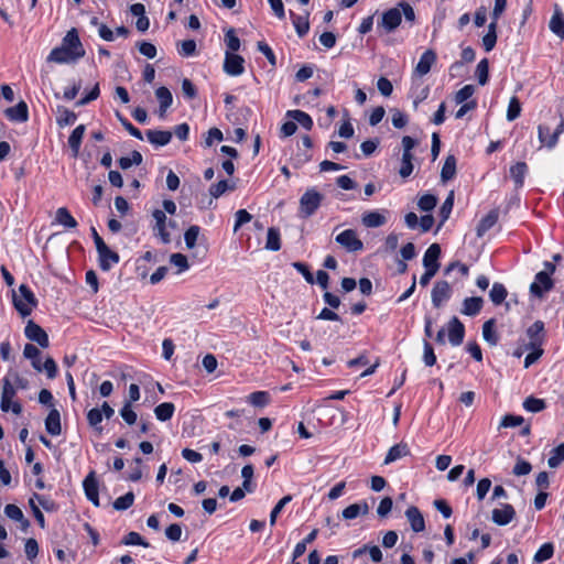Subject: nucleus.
Listing matches in <instances>:
<instances>
[{
	"label": "nucleus",
	"mask_w": 564,
	"mask_h": 564,
	"mask_svg": "<svg viewBox=\"0 0 564 564\" xmlns=\"http://www.w3.org/2000/svg\"><path fill=\"white\" fill-rule=\"evenodd\" d=\"M448 340L453 346H458L463 343L465 336V326L456 317H452L447 325Z\"/></svg>",
	"instance_id": "2eb2a0df"
},
{
	"label": "nucleus",
	"mask_w": 564,
	"mask_h": 564,
	"mask_svg": "<svg viewBox=\"0 0 564 564\" xmlns=\"http://www.w3.org/2000/svg\"><path fill=\"white\" fill-rule=\"evenodd\" d=\"M386 217L378 212H368L362 216V224L368 228H377L386 224Z\"/></svg>",
	"instance_id": "e433bc0d"
},
{
	"label": "nucleus",
	"mask_w": 564,
	"mask_h": 564,
	"mask_svg": "<svg viewBox=\"0 0 564 564\" xmlns=\"http://www.w3.org/2000/svg\"><path fill=\"white\" fill-rule=\"evenodd\" d=\"M170 262L178 268V272H183L188 269V261L186 256L183 253H173L170 257Z\"/></svg>",
	"instance_id": "69168bd1"
},
{
	"label": "nucleus",
	"mask_w": 564,
	"mask_h": 564,
	"mask_svg": "<svg viewBox=\"0 0 564 564\" xmlns=\"http://www.w3.org/2000/svg\"><path fill=\"white\" fill-rule=\"evenodd\" d=\"M291 17L293 19V25L297 35L300 37L305 36L310 30L308 12H306L305 15H295L293 12H291Z\"/></svg>",
	"instance_id": "f704fd0d"
},
{
	"label": "nucleus",
	"mask_w": 564,
	"mask_h": 564,
	"mask_svg": "<svg viewBox=\"0 0 564 564\" xmlns=\"http://www.w3.org/2000/svg\"><path fill=\"white\" fill-rule=\"evenodd\" d=\"M236 185L234 183L229 184L228 181L221 180L209 187V194L214 198H219L227 191H234Z\"/></svg>",
	"instance_id": "a18cd8bd"
},
{
	"label": "nucleus",
	"mask_w": 564,
	"mask_h": 564,
	"mask_svg": "<svg viewBox=\"0 0 564 564\" xmlns=\"http://www.w3.org/2000/svg\"><path fill=\"white\" fill-rule=\"evenodd\" d=\"M155 96L160 104L159 116L161 118H164L166 110L170 108V106L173 102L172 93L170 91L169 88L162 86L155 90Z\"/></svg>",
	"instance_id": "a878e982"
},
{
	"label": "nucleus",
	"mask_w": 564,
	"mask_h": 564,
	"mask_svg": "<svg viewBox=\"0 0 564 564\" xmlns=\"http://www.w3.org/2000/svg\"><path fill=\"white\" fill-rule=\"evenodd\" d=\"M482 337L490 345H497L498 336L495 332V319H488L482 325Z\"/></svg>",
	"instance_id": "de8ad7c7"
},
{
	"label": "nucleus",
	"mask_w": 564,
	"mask_h": 564,
	"mask_svg": "<svg viewBox=\"0 0 564 564\" xmlns=\"http://www.w3.org/2000/svg\"><path fill=\"white\" fill-rule=\"evenodd\" d=\"M499 219V209H491L485 217H482L476 228L477 237L481 238L489 229H491Z\"/></svg>",
	"instance_id": "5701e85b"
},
{
	"label": "nucleus",
	"mask_w": 564,
	"mask_h": 564,
	"mask_svg": "<svg viewBox=\"0 0 564 564\" xmlns=\"http://www.w3.org/2000/svg\"><path fill=\"white\" fill-rule=\"evenodd\" d=\"M336 242L349 252H356L364 249L362 241L357 237L352 229H346L336 236Z\"/></svg>",
	"instance_id": "423d86ee"
},
{
	"label": "nucleus",
	"mask_w": 564,
	"mask_h": 564,
	"mask_svg": "<svg viewBox=\"0 0 564 564\" xmlns=\"http://www.w3.org/2000/svg\"><path fill=\"white\" fill-rule=\"evenodd\" d=\"M474 91H475V88L473 85H465L455 95L456 104H463L466 100H468L473 96Z\"/></svg>",
	"instance_id": "338daca9"
},
{
	"label": "nucleus",
	"mask_w": 564,
	"mask_h": 564,
	"mask_svg": "<svg viewBox=\"0 0 564 564\" xmlns=\"http://www.w3.org/2000/svg\"><path fill=\"white\" fill-rule=\"evenodd\" d=\"M86 127L84 124L77 126L68 138V145L73 151V156H77L79 153L80 144L84 138Z\"/></svg>",
	"instance_id": "c756f323"
},
{
	"label": "nucleus",
	"mask_w": 564,
	"mask_h": 564,
	"mask_svg": "<svg viewBox=\"0 0 564 564\" xmlns=\"http://www.w3.org/2000/svg\"><path fill=\"white\" fill-rule=\"evenodd\" d=\"M482 304L484 300L479 296L466 297L460 312L467 316H475L481 311Z\"/></svg>",
	"instance_id": "cd10ccee"
},
{
	"label": "nucleus",
	"mask_w": 564,
	"mask_h": 564,
	"mask_svg": "<svg viewBox=\"0 0 564 564\" xmlns=\"http://www.w3.org/2000/svg\"><path fill=\"white\" fill-rule=\"evenodd\" d=\"M324 195L321 194L315 187H311L300 198L299 213L302 218H308L313 216L319 208Z\"/></svg>",
	"instance_id": "f03ea898"
},
{
	"label": "nucleus",
	"mask_w": 564,
	"mask_h": 564,
	"mask_svg": "<svg viewBox=\"0 0 564 564\" xmlns=\"http://www.w3.org/2000/svg\"><path fill=\"white\" fill-rule=\"evenodd\" d=\"M527 349H530L531 351L525 356L524 358V368H529L531 365L536 362L540 357L543 355L542 347H529L527 346Z\"/></svg>",
	"instance_id": "e2e57ef3"
},
{
	"label": "nucleus",
	"mask_w": 564,
	"mask_h": 564,
	"mask_svg": "<svg viewBox=\"0 0 564 564\" xmlns=\"http://www.w3.org/2000/svg\"><path fill=\"white\" fill-rule=\"evenodd\" d=\"M527 336L529 337V347H542L544 340V323L542 321L534 322L528 329Z\"/></svg>",
	"instance_id": "f3484780"
},
{
	"label": "nucleus",
	"mask_w": 564,
	"mask_h": 564,
	"mask_svg": "<svg viewBox=\"0 0 564 564\" xmlns=\"http://www.w3.org/2000/svg\"><path fill=\"white\" fill-rule=\"evenodd\" d=\"M476 75L478 78V83L484 86L487 84L489 78V62L487 58H482L477 67H476Z\"/></svg>",
	"instance_id": "3c124183"
},
{
	"label": "nucleus",
	"mask_w": 564,
	"mask_h": 564,
	"mask_svg": "<svg viewBox=\"0 0 564 564\" xmlns=\"http://www.w3.org/2000/svg\"><path fill=\"white\" fill-rule=\"evenodd\" d=\"M148 141L158 147H164L172 140V132L163 130H148Z\"/></svg>",
	"instance_id": "c85d7f7f"
},
{
	"label": "nucleus",
	"mask_w": 564,
	"mask_h": 564,
	"mask_svg": "<svg viewBox=\"0 0 564 564\" xmlns=\"http://www.w3.org/2000/svg\"><path fill=\"white\" fill-rule=\"evenodd\" d=\"M409 453H410V451H409L408 445L405 443H399L389 449V452L384 458V464L386 465L391 464V463L395 462L397 459L409 455Z\"/></svg>",
	"instance_id": "473e14b6"
},
{
	"label": "nucleus",
	"mask_w": 564,
	"mask_h": 564,
	"mask_svg": "<svg viewBox=\"0 0 564 564\" xmlns=\"http://www.w3.org/2000/svg\"><path fill=\"white\" fill-rule=\"evenodd\" d=\"M405 516L414 532H422L425 529L423 514L416 507H409L405 511Z\"/></svg>",
	"instance_id": "393cba45"
},
{
	"label": "nucleus",
	"mask_w": 564,
	"mask_h": 564,
	"mask_svg": "<svg viewBox=\"0 0 564 564\" xmlns=\"http://www.w3.org/2000/svg\"><path fill=\"white\" fill-rule=\"evenodd\" d=\"M120 415L126 423H135L138 419L130 401L124 402L123 406L120 409Z\"/></svg>",
	"instance_id": "bf43d9fd"
},
{
	"label": "nucleus",
	"mask_w": 564,
	"mask_h": 564,
	"mask_svg": "<svg viewBox=\"0 0 564 564\" xmlns=\"http://www.w3.org/2000/svg\"><path fill=\"white\" fill-rule=\"evenodd\" d=\"M521 113V104L517 97H512L509 101L507 110V119L509 121L516 120Z\"/></svg>",
	"instance_id": "13d9d810"
},
{
	"label": "nucleus",
	"mask_w": 564,
	"mask_h": 564,
	"mask_svg": "<svg viewBox=\"0 0 564 564\" xmlns=\"http://www.w3.org/2000/svg\"><path fill=\"white\" fill-rule=\"evenodd\" d=\"M245 59L238 54L226 52L224 61V70L229 76H239L245 72Z\"/></svg>",
	"instance_id": "1a4fd4ad"
},
{
	"label": "nucleus",
	"mask_w": 564,
	"mask_h": 564,
	"mask_svg": "<svg viewBox=\"0 0 564 564\" xmlns=\"http://www.w3.org/2000/svg\"><path fill=\"white\" fill-rule=\"evenodd\" d=\"M174 404L171 402H164L155 406L154 413L159 421H167L172 417L174 413Z\"/></svg>",
	"instance_id": "37998d69"
},
{
	"label": "nucleus",
	"mask_w": 564,
	"mask_h": 564,
	"mask_svg": "<svg viewBox=\"0 0 564 564\" xmlns=\"http://www.w3.org/2000/svg\"><path fill=\"white\" fill-rule=\"evenodd\" d=\"M23 355L26 359L31 360L32 367L41 372L42 371V364L40 359L41 351L37 347H35L32 344H26L23 349Z\"/></svg>",
	"instance_id": "72a5a7b5"
},
{
	"label": "nucleus",
	"mask_w": 564,
	"mask_h": 564,
	"mask_svg": "<svg viewBox=\"0 0 564 564\" xmlns=\"http://www.w3.org/2000/svg\"><path fill=\"white\" fill-rule=\"evenodd\" d=\"M225 43L228 47V52L234 53L240 48V40L236 35L235 29L230 28L225 33Z\"/></svg>",
	"instance_id": "8fccbe9b"
},
{
	"label": "nucleus",
	"mask_w": 564,
	"mask_h": 564,
	"mask_svg": "<svg viewBox=\"0 0 564 564\" xmlns=\"http://www.w3.org/2000/svg\"><path fill=\"white\" fill-rule=\"evenodd\" d=\"M454 206V193L451 192L440 209L441 223L440 227L448 219Z\"/></svg>",
	"instance_id": "864d4df0"
},
{
	"label": "nucleus",
	"mask_w": 564,
	"mask_h": 564,
	"mask_svg": "<svg viewBox=\"0 0 564 564\" xmlns=\"http://www.w3.org/2000/svg\"><path fill=\"white\" fill-rule=\"evenodd\" d=\"M417 145V141L410 135L402 138L403 153L399 174L402 178L409 177L413 172V154L412 150Z\"/></svg>",
	"instance_id": "39448f33"
},
{
	"label": "nucleus",
	"mask_w": 564,
	"mask_h": 564,
	"mask_svg": "<svg viewBox=\"0 0 564 564\" xmlns=\"http://www.w3.org/2000/svg\"><path fill=\"white\" fill-rule=\"evenodd\" d=\"M552 288L553 281L550 276V272L540 271L536 273L534 282L530 285V292L538 297H542L543 293L550 291Z\"/></svg>",
	"instance_id": "9d476101"
},
{
	"label": "nucleus",
	"mask_w": 564,
	"mask_h": 564,
	"mask_svg": "<svg viewBox=\"0 0 564 564\" xmlns=\"http://www.w3.org/2000/svg\"><path fill=\"white\" fill-rule=\"evenodd\" d=\"M122 543L126 545H142L144 547L149 546V543L142 539V536L137 532H129Z\"/></svg>",
	"instance_id": "0e129e2a"
},
{
	"label": "nucleus",
	"mask_w": 564,
	"mask_h": 564,
	"mask_svg": "<svg viewBox=\"0 0 564 564\" xmlns=\"http://www.w3.org/2000/svg\"><path fill=\"white\" fill-rule=\"evenodd\" d=\"M528 173V165L524 162H518L510 167V176L517 188L523 186L524 177Z\"/></svg>",
	"instance_id": "7c9ffc66"
},
{
	"label": "nucleus",
	"mask_w": 564,
	"mask_h": 564,
	"mask_svg": "<svg viewBox=\"0 0 564 564\" xmlns=\"http://www.w3.org/2000/svg\"><path fill=\"white\" fill-rule=\"evenodd\" d=\"M118 120L121 122V124L124 127V129L134 138L142 140L143 135L142 132L135 128L127 118H124L120 112L116 113Z\"/></svg>",
	"instance_id": "052dcab7"
},
{
	"label": "nucleus",
	"mask_w": 564,
	"mask_h": 564,
	"mask_svg": "<svg viewBox=\"0 0 564 564\" xmlns=\"http://www.w3.org/2000/svg\"><path fill=\"white\" fill-rule=\"evenodd\" d=\"M247 401L256 408H263L270 403L271 395L268 391H256L247 397Z\"/></svg>",
	"instance_id": "ea45409f"
},
{
	"label": "nucleus",
	"mask_w": 564,
	"mask_h": 564,
	"mask_svg": "<svg viewBox=\"0 0 564 564\" xmlns=\"http://www.w3.org/2000/svg\"><path fill=\"white\" fill-rule=\"evenodd\" d=\"M286 116L299 122L306 130H311L313 127L311 116L302 110H289Z\"/></svg>",
	"instance_id": "a19ab883"
},
{
	"label": "nucleus",
	"mask_w": 564,
	"mask_h": 564,
	"mask_svg": "<svg viewBox=\"0 0 564 564\" xmlns=\"http://www.w3.org/2000/svg\"><path fill=\"white\" fill-rule=\"evenodd\" d=\"M508 291L502 283L495 282L489 292V297L495 305H500L505 302Z\"/></svg>",
	"instance_id": "58836bf2"
},
{
	"label": "nucleus",
	"mask_w": 564,
	"mask_h": 564,
	"mask_svg": "<svg viewBox=\"0 0 564 564\" xmlns=\"http://www.w3.org/2000/svg\"><path fill=\"white\" fill-rule=\"evenodd\" d=\"M441 256V247L438 243H432L424 253L423 257V265L425 269H434L438 271L440 262L438 258Z\"/></svg>",
	"instance_id": "412c9836"
},
{
	"label": "nucleus",
	"mask_w": 564,
	"mask_h": 564,
	"mask_svg": "<svg viewBox=\"0 0 564 564\" xmlns=\"http://www.w3.org/2000/svg\"><path fill=\"white\" fill-rule=\"evenodd\" d=\"M451 294L452 289L448 282H436L432 289V303L434 307L438 308L443 304V302L447 301L451 297Z\"/></svg>",
	"instance_id": "4468645a"
},
{
	"label": "nucleus",
	"mask_w": 564,
	"mask_h": 564,
	"mask_svg": "<svg viewBox=\"0 0 564 564\" xmlns=\"http://www.w3.org/2000/svg\"><path fill=\"white\" fill-rule=\"evenodd\" d=\"M516 518V510L509 503H502L491 512V519L497 525H507Z\"/></svg>",
	"instance_id": "9b49d317"
},
{
	"label": "nucleus",
	"mask_w": 564,
	"mask_h": 564,
	"mask_svg": "<svg viewBox=\"0 0 564 564\" xmlns=\"http://www.w3.org/2000/svg\"><path fill=\"white\" fill-rule=\"evenodd\" d=\"M437 204V197L432 194H424L420 197L417 206L423 212H431Z\"/></svg>",
	"instance_id": "4d7b16f0"
},
{
	"label": "nucleus",
	"mask_w": 564,
	"mask_h": 564,
	"mask_svg": "<svg viewBox=\"0 0 564 564\" xmlns=\"http://www.w3.org/2000/svg\"><path fill=\"white\" fill-rule=\"evenodd\" d=\"M456 175V158L453 154L446 156L441 171V180L446 183Z\"/></svg>",
	"instance_id": "2f4dec72"
},
{
	"label": "nucleus",
	"mask_w": 564,
	"mask_h": 564,
	"mask_svg": "<svg viewBox=\"0 0 564 564\" xmlns=\"http://www.w3.org/2000/svg\"><path fill=\"white\" fill-rule=\"evenodd\" d=\"M83 487L87 499L93 502L96 507H99V492L98 481L96 473L91 470L83 481Z\"/></svg>",
	"instance_id": "ddd939ff"
},
{
	"label": "nucleus",
	"mask_w": 564,
	"mask_h": 564,
	"mask_svg": "<svg viewBox=\"0 0 564 564\" xmlns=\"http://www.w3.org/2000/svg\"><path fill=\"white\" fill-rule=\"evenodd\" d=\"M6 117L13 122H26L29 120V108L25 101L21 100L15 106L7 108Z\"/></svg>",
	"instance_id": "a211bd4d"
},
{
	"label": "nucleus",
	"mask_w": 564,
	"mask_h": 564,
	"mask_svg": "<svg viewBox=\"0 0 564 564\" xmlns=\"http://www.w3.org/2000/svg\"><path fill=\"white\" fill-rule=\"evenodd\" d=\"M436 62V53L433 50H426L420 57L415 67V73L419 76L426 75Z\"/></svg>",
	"instance_id": "4be33fe9"
},
{
	"label": "nucleus",
	"mask_w": 564,
	"mask_h": 564,
	"mask_svg": "<svg viewBox=\"0 0 564 564\" xmlns=\"http://www.w3.org/2000/svg\"><path fill=\"white\" fill-rule=\"evenodd\" d=\"M17 389L8 377L2 379V393H1V410L3 412L12 411L15 414H20L22 406L18 401H14Z\"/></svg>",
	"instance_id": "20e7f679"
},
{
	"label": "nucleus",
	"mask_w": 564,
	"mask_h": 564,
	"mask_svg": "<svg viewBox=\"0 0 564 564\" xmlns=\"http://www.w3.org/2000/svg\"><path fill=\"white\" fill-rule=\"evenodd\" d=\"M99 257V267L102 271H109L112 264L119 262V254L105 246L97 251Z\"/></svg>",
	"instance_id": "aec40b11"
},
{
	"label": "nucleus",
	"mask_w": 564,
	"mask_h": 564,
	"mask_svg": "<svg viewBox=\"0 0 564 564\" xmlns=\"http://www.w3.org/2000/svg\"><path fill=\"white\" fill-rule=\"evenodd\" d=\"M133 501L134 495L132 491H129L115 500L113 508L119 511L127 510L133 505Z\"/></svg>",
	"instance_id": "5fc2aeb1"
},
{
	"label": "nucleus",
	"mask_w": 564,
	"mask_h": 564,
	"mask_svg": "<svg viewBox=\"0 0 564 564\" xmlns=\"http://www.w3.org/2000/svg\"><path fill=\"white\" fill-rule=\"evenodd\" d=\"M20 297H13V305L22 317H26L31 314L33 307L37 305V300L34 293L25 284L19 286Z\"/></svg>",
	"instance_id": "7ed1b4c3"
},
{
	"label": "nucleus",
	"mask_w": 564,
	"mask_h": 564,
	"mask_svg": "<svg viewBox=\"0 0 564 564\" xmlns=\"http://www.w3.org/2000/svg\"><path fill=\"white\" fill-rule=\"evenodd\" d=\"M291 500H292V496L291 495H286L282 499H280L279 502L274 506V508L272 509V511L270 513V524L271 525L275 524V521H276V518H278L279 513L282 511L284 506L286 503H289Z\"/></svg>",
	"instance_id": "680f3d73"
},
{
	"label": "nucleus",
	"mask_w": 564,
	"mask_h": 564,
	"mask_svg": "<svg viewBox=\"0 0 564 564\" xmlns=\"http://www.w3.org/2000/svg\"><path fill=\"white\" fill-rule=\"evenodd\" d=\"M24 334L28 339L37 343L42 348H46L50 345L46 332L32 319L26 323Z\"/></svg>",
	"instance_id": "6e6552de"
},
{
	"label": "nucleus",
	"mask_w": 564,
	"mask_h": 564,
	"mask_svg": "<svg viewBox=\"0 0 564 564\" xmlns=\"http://www.w3.org/2000/svg\"><path fill=\"white\" fill-rule=\"evenodd\" d=\"M25 555L30 561H33L39 554V544L35 539H28L24 545Z\"/></svg>",
	"instance_id": "774afa93"
},
{
	"label": "nucleus",
	"mask_w": 564,
	"mask_h": 564,
	"mask_svg": "<svg viewBox=\"0 0 564 564\" xmlns=\"http://www.w3.org/2000/svg\"><path fill=\"white\" fill-rule=\"evenodd\" d=\"M55 220L65 228L77 227L76 219L70 215L69 210L66 207H59L56 210Z\"/></svg>",
	"instance_id": "c9c22d12"
},
{
	"label": "nucleus",
	"mask_w": 564,
	"mask_h": 564,
	"mask_svg": "<svg viewBox=\"0 0 564 564\" xmlns=\"http://www.w3.org/2000/svg\"><path fill=\"white\" fill-rule=\"evenodd\" d=\"M265 248L272 251H278L281 249V238L279 229L274 227H270L268 229Z\"/></svg>",
	"instance_id": "79ce46f5"
},
{
	"label": "nucleus",
	"mask_w": 564,
	"mask_h": 564,
	"mask_svg": "<svg viewBox=\"0 0 564 564\" xmlns=\"http://www.w3.org/2000/svg\"><path fill=\"white\" fill-rule=\"evenodd\" d=\"M564 462V443L550 452L547 465L550 468H557Z\"/></svg>",
	"instance_id": "49530a36"
},
{
	"label": "nucleus",
	"mask_w": 564,
	"mask_h": 564,
	"mask_svg": "<svg viewBox=\"0 0 564 564\" xmlns=\"http://www.w3.org/2000/svg\"><path fill=\"white\" fill-rule=\"evenodd\" d=\"M523 408L529 412H541L542 410L545 409V401L543 399L529 397L524 400Z\"/></svg>",
	"instance_id": "603ef678"
},
{
	"label": "nucleus",
	"mask_w": 564,
	"mask_h": 564,
	"mask_svg": "<svg viewBox=\"0 0 564 564\" xmlns=\"http://www.w3.org/2000/svg\"><path fill=\"white\" fill-rule=\"evenodd\" d=\"M58 113L59 116L57 117L56 122L61 128L74 124L77 119V115L74 111L64 107L58 108Z\"/></svg>",
	"instance_id": "c03bdc74"
},
{
	"label": "nucleus",
	"mask_w": 564,
	"mask_h": 564,
	"mask_svg": "<svg viewBox=\"0 0 564 564\" xmlns=\"http://www.w3.org/2000/svg\"><path fill=\"white\" fill-rule=\"evenodd\" d=\"M62 46L70 51L74 50V52H79L80 56L85 55V50L79 40L76 29H72L66 33V35L63 37Z\"/></svg>",
	"instance_id": "b1692460"
},
{
	"label": "nucleus",
	"mask_w": 564,
	"mask_h": 564,
	"mask_svg": "<svg viewBox=\"0 0 564 564\" xmlns=\"http://www.w3.org/2000/svg\"><path fill=\"white\" fill-rule=\"evenodd\" d=\"M113 415L115 410L107 402H104L101 408H94L88 411L87 420L88 423H101L104 417L110 420Z\"/></svg>",
	"instance_id": "6ab92c4d"
},
{
	"label": "nucleus",
	"mask_w": 564,
	"mask_h": 564,
	"mask_svg": "<svg viewBox=\"0 0 564 564\" xmlns=\"http://www.w3.org/2000/svg\"><path fill=\"white\" fill-rule=\"evenodd\" d=\"M153 218L155 219V226L153 228L155 236H158L164 245L171 242V235L166 230V215L161 209H155L152 213Z\"/></svg>",
	"instance_id": "f8f14e48"
},
{
	"label": "nucleus",
	"mask_w": 564,
	"mask_h": 564,
	"mask_svg": "<svg viewBox=\"0 0 564 564\" xmlns=\"http://www.w3.org/2000/svg\"><path fill=\"white\" fill-rule=\"evenodd\" d=\"M554 554V546L552 543H544L534 554L533 561L538 564L550 560Z\"/></svg>",
	"instance_id": "09e8293b"
},
{
	"label": "nucleus",
	"mask_w": 564,
	"mask_h": 564,
	"mask_svg": "<svg viewBox=\"0 0 564 564\" xmlns=\"http://www.w3.org/2000/svg\"><path fill=\"white\" fill-rule=\"evenodd\" d=\"M79 52H74L63 47L62 45L58 47H55L48 54L46 61L50 63H57V64H65V63H72L77 61L78 58H82Z\"/></svg>",
	"instance_id": "0eeeda50"
},
{
	"label": "nucleus",
	"mask_w": 564,
	"mask_h": 564,
	"mask_svg": "<svg viewBox=\"0 0 564 564\" xmlns=\"http://www.w3.org/2000/svg\"><path fill=\"white\" fill-rule=\"evenodd\" d=\"M402 14L405 18V21L414 22L415 12L413 8L408 2L401 1L397 7L383 12L381 22L378 23V28L382 26L387 33L393 32L401 24Z\"/></svg>",
	"instance_id": "f257e3e1"
},
{
	"label": "nucleus",
	"mask_w": 564,
	"mask_h": 564,
	"mask_svg": "<svg viewBox=\"0 0 564 564\" xmlns=\"http://www.w3.org/2000/svg\"><path fill=\"white\" fill-rule=\"evenodd\" d=\"M4 514L13 521L21 523V529L26 531L30 527V521L24 517L22 510L12 503H9L4 507Z\"/></svg>",
	"instance_id": "bb28decb"
},
{
	"label": "nucleus",
	"mask_w": 564,
	"mask_h": 564,
	"mask_svg": "<svg viewBox=\"0 0 564 564\" xmlns=\"http://www.w3.org/2000/svg\"><path fill=\"white\" fill-rule=\"evenodd\" d=\"M550 30L560 36L561 39L564 37V17L563 13L556 9L550 20Z\"/></svg>",
	"instance_id": "4c0bfd02"
},
{
	"label": "nucleus",
	"mask_w": 564,
	"mask_h": 564,
	"mask_svg": "<svg viewBox=\"0 0 564 564\" xmlns=\"http://www.w3.org/2000/svg\"><path fill=\"white\" fill-rule=\"evenodd\" d=\"M563 132H564V119L563 118L561 119V122L556 127L555 131L550 135L549 140H545V138H544V133H549V127L543 126V124H540L538 127L539 140L543 145L547 147L549 149H553L557 144L558 137Z\"/></svg>",
	"instance_id": "dca6fc26"
},
{
	"label": "nucleus",
	"mask_w": 564,
	"mask_h": 564,
	"mask_svg": "<svg viewBox=\"0 0 564 564\" xmlns=\"http://www.w3.org/2000/svg\"><path fill=\"white\" fill-rule=\"evenodd\" d=\"M200 228L197 225L191 226L184 234V240L187 249H193L196 246Z\"/></svg>",
	"instance_id": "6e6d98bb"
}]
</instances>
